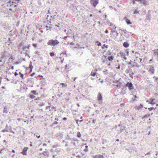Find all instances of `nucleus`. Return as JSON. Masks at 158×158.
<instances>
[{"instance_id":"obj_33","label":"nucleus","mask_w":158,"mask_h":158,"mask_svg":"<svg viewBox=\"0 0 158 158\" xmlns=\"http://www.w3.org/2000/svg\"><path fill=\"white\" fill-rule=\"evenodd\" d=\"M134 74V73H131V74H129V76L131 78H133V75Z\"/></svg>"},{"instance_id":"obj_26","label":"nucleus","mask_w":158,"mask_h":158,"mask_svg":"<svg viewBox=\"0 0 158 158\" xmlns=\"http://www.w3.org/2000/svg\"><path fill=\"white\" fill-rule=\"evenodd\" d=\"M8 112V111L7 110V107H4V108L3 112L6 113H7Z\"/></svg>"},{"instance_id":"obj_13","label":"nucleus","mask_w":158,"mask_h":158,"mask_svg":"<svg viewBox=\"0 0 158 158\" xmlns=\"http://www.w3.org/2000/svg\"><path fill=\"white\" fill-rule=\"evenodd\" d=\"M98 101H101L102 100V96L100 93H98Z\"/></svg>"},{"instance_id":"obj_21","label":"nucleus","mask_w":158,"mask_h":158,"mask_svg":"<svg viewBox=\"0 0 158 158\" xmlns=\"http://www.w3.org/2000/svg\"><path fill=\"white\" fill-rule=\"evenodd\" d=\"M31 63H32L31 62H30V65L29 66V68H30V72L32 71V69L33 68V67L31 64Z\"/></svg>"},{"instance_id":"obj_9","label":"nucleus","mask_w":158,"mask_h":158,"mask_svg":"<svg viewBox=\"0 0 158 158\" xmlns=\"http://www.w3.org/2000/svg\"><path fill=\"white\" fill-rule=\"evenodd\" d=\"M149 72L150 73H151L152 74L154 73V67L152 66H151L150 67V69L149 70Z\"/></svg>"},{"instance_id":"obj_6","label":"nucleus","mask_w":158,"mask_h":158,"mask_svg":"<svg viewBox=\"0 0 158 158\" xmlns=\"http://www.w3.org/2000/svg\"><path fill=\"white\" fill-rule=\"evenodd\" d=\"M63 135L61 133H58L56 134L55 137L59 140L61 139L62 138Z\"/></svg>"},{"instance_id":"obj_17","label":"nucleus","mask_w":158,"mask_h":158,"mask_svg":"<svg viewBox=\"0 0 158 158\" xmlns=\"http://www.w3.org/2000/svg\"><path fill=\"white\" fill-rule=\"evenodd\" d=\"M107 58L110 61H111L112 60H113L114 57L113 56H108Z\"/></svg>"},{"instance_id":"obj_55","label":"nucleus","mask_w":158,"mask_h":158,"mask_svg":"<svg viewBox=\"0 0 158 158\" xmlns=\"http://www.w3.org/2000/svg\"><path fill=\"white\" fill-rule=\"evenodd\" d=\"M14 75H15V76H16L17 75H18V74L17 72H15V73Z\"/></svg>"},{"instance_id":"obj_25","label":"nucleus","mask_w":158,"mask_h":158,"mask_svg":"<svg viewBox=\"0 0 158 158\" xmlns=\"http://www.w3.org/2000/svg\"><path fill=\"white\" fill-rule=\"evenodd\" d=\"M126 22L127 23V24H131V22L130 21V20L128 19H126Z\"/></svg>"},{"instance_id":"obj_50","label":"nucleus","mask_w":158,"mask_h":158,"mask_svg":"<svg viewBox=\"0 0 158 158\" xmlns=\"http://www.w3.org/2000/svg\"><path fill=\"white\" fill-rule=\"evenodd\" d=\"M19 8H16V10H15V11L16 12H18L19 11Z\"/></svg>"},{"instance_id":"obj_56","label":"nucleus","mask_w":158,"mask_h":158,"mask_svg":"<svg viewBox=\"0 0 158 158\" xmlns=\"http://www.w3.org/2000/svg\"><path fill=\"white\" fill-rule=\"evenodd\" d=\"M150 154V152H148V153H147V154H146L145 155V156H146L147 155H149Z\"/></svg>"},{"instance_id":"obj_53","label":"nucleus","mask_w":158,"mask_h":158,"mask_svg":"<svg viewBox=\"0 0 158 158\" xmlns=\"http://www.w3.org/2000/svg\"><path fill=\"white\" fill-rule=\"evenodd\" d=\"M70 44L71 45H73L74 44L73 42H71L70 43Z\"/></svg>"},{"instance_id":"obj_34","label":"nucleus","mask_w":158,"mask_h":158,"mask_svg":"<svg viewBox=\"0 0 158 158\" xmlns=\"http://www.w3.org/2000/svg\"><path fill=\"white\" fill-rule=\"evenodd\" d=\"M72 149H73L70 147H68V148L66 149V151L67 152H69Z\"/></svg>"},{"instance_id":"obj_11","label":"nucleus","mask_w":158,"mask_h":158,"mask_svg":"<svg viewBox=\"0 0 158 158\" xmlns=\"http://www.w3.org/2000/svg\"><path fill=\"white\" fill-rule=\"evenodd\" d=\"M120 54L121 55V57L122 58L124 59L125 60H126L127 59V57H126L125 54L124 53L120 52Z\"/></svg>"},{"instance_id":"obj_10","label":"nucleus","mask_w":158,"mask_h":158,"mask_svg":"<svg viewBox=\"0 0 158 158\" xmlns=\"http://www.w3.org/2000/svg\"><path fill=\"white\" fill-rule=\"evenodd\" d=\"M97 71V69H94L93 70L91 73L90 75L94 77L95 76L96 74V72Z\"/></svg>"},{"instance_id":"obj_24","label":"nucleus","mask_w":158,"mask_h":158,"mask_svg":"<svg viewBox=\"0 0 158 158\" xmlns=\"http://www.w3.org/2000/svg\"><path fill=\"white\" fill-rule=\"evenodd\" d=\"M126 127H123V128H121V129L119 130V133H121L123 131V130H125Z\"/></svg>"},{"instance_id":"obj_14","label":"nucleus","mask_w":158,"mask_h":158,"mask_svg":"<svg viewBox=\"0 0 158 158\" xmlns=\"http://www.w3.org/2000/svg\"><path fill=\"white\" fill-rule=\"evenodd\" d=\"M123 45L125 48H127L129 47V44L127 42H125L123 43Z\"/></svg>"},{"instance_id":"obj_35","label":"nucleus","mask_w":158,"mask_h":158,"mask_svg":"<svg viewBox=\"0 0 158 158\" xmlns=\"http://www.w3.org/2000/svg\"><path fill=\"white\" fill-rule=\"evenodd\" d=\"M50 56L52 57L53 56H54V53L53 52H51L50 53Z\"/></svg>"},{"instance_id":"obj_3","label":"nucleus","mask_w":158,"mask_h":158,"mask_svg":"<svg viewBox=\"0 0 158 158\" xmlns=\"http://www.w3.org/2000/svg\"><path fill=\"white\" fill-rule=\"evenodd\" d=\"M125 86L128 87L129 90L131 91L134 89V86L131 81L128 82L125 85Z\"/></svg>"},{"instance_id":"obj_64","label":"nucleus","mask_w":158,"mask_h":158,"mask_svg":"<svg viewBox=\"0 0 158 158\" xmlns=\"http://www.w3.org/2000/svg\"><path fill=\"white\" fill-rule=\"evenodd\" d=\"M156 57H157V61H158V54L156 55Z\"/></svg>"},{"instance_id":"obj_40","label":"nucleus","mask_w":158,"mask_h":158,"mask_svg":"<svg viewBox=\"0 0 158 158\" xmlns=\"http://www.w3.org/2000/svg\"><path fill=\"white\" fill-rule=\"evenodd\" d=\"M61 84L62 85V87H65L66 86V85L63 83H61Z\"/></svg>"},{"instance_id":"obj_37","label":"nucleus","mask_w":158,"mask_h":158,"mask_svg":"<svg viewBox=\"0 0 158 158\" xmlns=\"http://www.w3.org/2000/svg\"><path fill=\"white\" fill-rule=\"evenodd\" d=\"M2 131V132H8V130H7V129H5L3 130Z\"/></svg>"},{"instance_id":"obj_48","label":"nucleus","mask_w":158,"mask_h":158,"mask_svg":"<svg viewBox=\"0 0 158 158\" xmlns=\"http://www.w3.org/2000/svg\"><path fill=\"white\" fill-rule=\"evenodd\" d=\"M51 106V105H50V106H47L46 107V109H49Z\"/></svg>"},{"instance_id":"obj_7","label":"nucleus","mask_w":158,"mask_h":158,"mask_svg":"<svg viewBox=\"0 0 158 158\" xmlns=\"http://www.w3.org/2000/svg\"><path fill=\"white\" fill-rule=\"evenodd\" d=\"M135 1L139 2L140 3L143 4L144 5H146L147 4V2L145 0H135Z\"/></svg>"},{"instance_id":"obj_61","label":"nucleus","mask_w":158,"mask_h":158,"mask_svg":"<svg viewBox=\"0 0 158 158\" xmlns=\"http://www.w3.org/2000/svg\"><path fill=\"white\" fill-rule=\"evenodd\" d=\"M24 122H27V124H28V122H29V121L28 120H26V121H25Z\"/></svg>"},{"instance_id":"obj_20","label":"nucleus","mask_w":158,"mask_h":158,"mask_svg":"<svg viewBox=\"0 0 158 158\" xmlns=\"http://www.w3.org/2000/svg\"><path fill=\"white\" fill-rule=\"evenodd\" d=\"M114 86H116V87L118 89L119 88L121 87L120 84L119 83H117L116 84H115L114 85Z\"/></svg>"},{"instance_id":"obj_2","label":"nucleus","mask_w":158,"mask_h":158,"mask_svg":"<svg viewBox=\"0 0 158 158\" xmlns=\"http://www.w3.org/2000/svg\"><path fill=\"white\" fill-rule=\"evenodd\" d=\"M59 43V42L57 40H50L48 41L47 44L51 46H55L58 44Z\"/></svg>"},{"instance_id":"obj_54","label":"nucleus","mask_w":158,"mask_h":158,"mask_svg":"<svg viewBox=\"0 0 158 158\" xmlns=\"http://www.w3.org/2000/svg\"><path fill=\"white\" fill-rule=\"evenodd\" d=\"M68 37V36H65L63 38V39L64 40H65V39H66Z\"/></svg>"},{"instance_id":"obj_8","label":"nucleus","mask_w":158,"mask_h":158,"mask_svg":"<svg viewBox=\"0 0 158 158\" xmlns=\"http://www.w3.org/2000/svg\"><path fill=\"white\" fill-rule=\"evenodd\" d=\"M28 149V147H26L23 148V151L21 153L23 155H26L27 153L26 152L27 150Z\"/></svg>"},{"instance_id":"obj_57","label":"nucleus","mask_w":158,"mask_h":158,"mask_svg":"<svg viewBox=\"0 0 158 158\" xmlns=\"http://www.w3.org/2000/svg\"><path fill=\"white\" fill-rule=\"evenodd\" d=\"M35 54H38V55H39V52H38V51H36V52H35Z\"/></svg>"},{"instance_id":"obj_39","label":"nucleus","mask_w":158,"mask_h":158,"mask_svg":"<svg viewBox=\"0 0 158 158\" xmlns=\"http://www.w3.org/2000/svg\"><path fill=\"white\" fill-rule=\"evenodd\" d=\"M135 67H138V68H139V64L137 63H135Z\"/></svg>"},{"instance_id":"obj_27","label":"nucleus","mask_w":158,"mask_h":158,"mask_svg":"<svg viewBox=\"0 0 158 158\" xmlns=\"http://www.w3.org/2000/svg\"><path fill=\"white\" fill-rule=\"evenodd\" d=\"M96 45H98V46H101V43L100 42H99L98 41H97L96 43Z\"/></svg>"},{"instance_id":"obj_15","label":"nucleus","mask_w":158,"mask_h":158,"mask_svg":"<svg viewBox=\"0 0 158 158\" xmlns=\"http://www.w3.org/2000/svg\"><path fill=\"white\" fill-rule=\"evenodd\" d=\"M116 28V27L114 25V27L112 28L111 29V33H117V31H116L115 29Z\"/></svg>"},{"instance_id":"obj_19","label":"nucleus","mask_w":158,"mask_h":158,"mask_svg":"<svg viewBox=\"0 0 158 158\" xmlns=\"http://www.w3.org/2000/svg\"><path fill=\"white\" fill-rule=\"evenodd\" d=\"M43 154L47 157L48 156V152H44Z\"/></svg>"},{"instance_id":"obj_22","label":"nucleus","mask_w":158,"mask_h":158,"mask_svg":"<svg viewBox=\"0 0 158 158\" xmlns=\"http://www.w3.org/2000/svg\"><path fill=\"white\" fill-rule=\"evenodd\" d=\"M150 116V114H146L144 115L143 117H142V119H143L144 118H147Z\"/></svg>"},{"instance_id":"obj_31","label":"nucleus","mask_w":158,"mask_h":158,"mask_svg":"<svg viewBox=\"0 0 158 158\" xmlns=\"http://www.w3.org/2000/svg\"><path fill=\"white\" fill-rule=\"evenodd\" d=\"M36 92L35 90H32L31 92V93L33 94H36Z\"/></svg>"},{"instance_id":"obj_44","label":"nucleus","mask_w":158,"mask_h":158,"mask_svg":"<svg viewBox=\"0 0 158 158\" xmlns=\"http://www.w3.org/2000/svg\"><path fill=\"white\" fill-rule=\"evenodd\" d=\"M33 46L35 48H36L37 47V44H33Z\"/></svg>"},{"instance_id":"obj_58","label":"nucleus","mask_w":158,"mask_h":158,"mask_svg":"<svg viewBox=\"0 0 158 158\" xmlns=\"http://www.w3.org/2000/svg\"><path fill=\"white\" fill-rule=\"evenodd\" d=\"M105 32L106 33H108V30H106L105 31Z\"/></svg>"},{"instance_id":"obj_45","label":"nucleus","mask_w":158,"mask_h":158,"mask_svg":"<svg viewBox=\"0 0 158 158\" xmlns=\"http://www.w3.org/2000/svg\"><path fill=\"white\" fill-rule=\"evenodd\" d=\"M40 100V98L39 97H38L36 98L35 99V100L36 101L37 100Z\"/></svg>"},{"instance_id":"obj_29","label":"nucleus","mask_w":158,"mask_h":158,"mask_svg":"<svg viewBox=\"0 0 158 158\" xmlns=\"http://www.w3.org/2000/svg\"><path fill=\"white\" fill-rule=\"evenodd\" d=\"M19 74L20 75V77L21 78H22V79L24 78V77H23L24 75L21 72H19Z\"/></svg>"},{"instance_id":"obj_5","label":"nucleus","mask_w":158,"mask_h":158,"mask_svg":"<svg viewBox=\"0 0 158 158\" xmlns=\"http://www.w3.org/2000/svg\"><path fill=\"white\" fill-rule=\"evenodd\" d=\"M90 2L91 4H92L94 7H95L98 3V0H91Z\"/></svg>"},{"instance_id":"obj_41","label":"nucleus","mask_w":158,"mask_h":158,"mask_svg":"<svg viewBox=\"0 0 158 158\" xmlns=\"http://www.w3.org/2000/svg\"><path fill=\"white\" fill-rule=\"evenodd\" d=\"M4 56H3L0 58V62H2V59L3 58Z\"/></svg>"},{"instance_id":"obj_51","label":"nucleus","mask_w":158,"mask_h":158,"mask_svg":"<svg viewBox=\"0 0 158 158\" xmlns=\"http://www.w3.org/2000/svg\"><path fill=\"white\" fill-rule=\"evenodd\" d=\"M35 73H33L31 74V77H33L34 75H35Z\"/></svg>"},{"instance_id":"obj_38","label":"nucleus","mask_w":158,"mask_h":158,"mask_svg":"<svg viewBox=\"0 0 158 158\" xmlns=\"http://www.w3.org/2000/svg\"><path fill=\"white\" fill-rule=\"evenodd\" d=\"M139 13V11H137V10H135L134 12L133 13L134 14H136Z\"/></svg>"},{"instance_id":"obj_16","label":"nucleus","mask_w":158,"mask_h":158,"mask_svg":"<svg viewBox=\"0 0 158 158\" xmlns=\"http://www.w3.org/2000/svg\"><path fill=\"white\" fill-rule=\"evenodd\" d=\"M143 107V104H140L139 106H137L135 108L138 110H139L141 109Z\"/></svg>"},{"instance_id":"obj_32","label":"nucleus","mask_w":158,"mask_h":158,"mask_svg":"<svg viewBox=\"0 0 158 158\" xmlns=\"http://www.w3.org/2000/svg\"><path fill=\"white\" fill-rule=\"evenodd\" d=\"M45 103H44L43 102H42V103H40L39 105V106H42L44 105Z\"/></svg>"},{"instance_id":"obj_30","label":"nucleus","mask_w":158,"mask_h":158,"mask_svg":"<svg viewBox=\"0 0 158 158\" xmlns=\"http://www.w3.org/2000/svg\"><path fill=\"white\" fill-rule=\"evenodd\" d=\"M29 95H30L29 97H30V98H31L32 99H33L35 97V96L34 95H33L32 94H30Z\"/></svg>"},{"instance_id":"obj_23","label":"nucleus","mask_w":158,"mask_h":158,"mask_svg":"<svg viewBox=\"0 0 158 158\" xmlns=\"http://www.w3.org/2000/svg\"><path fill=\"white\" fill-rule=\"evenodd\" d=\"M154 51V53L155 55H157L158 54V49H156L155 50H153Z\"/></svg>"},{"instance_id":"obj_46","label":"nucleus","mask_w":158,"mask_h":158,"mask_svg":"<svg viewBox=\"0 0 158 158\" xmlns=\"http://www.w3.org/2000/svg\"><path fill=\"white\" fill-rule=\"evenodd\" d=\"M150 12H151V11L150 10H148V15L147 16L148 17V19L149 18V17L150 16V15H149V13H150Z\"/></svg>"},{"instance_id":"obj_42","label":"nucleus","mask_w":158,"mask_h":158,"mask_svg":"<svg viewBox=\"0 0 158 158\" xmlns=\"http://www.w3.org/2000/svg\"><path fill=\"white\" fill-rule=\"evenodd\" d=\"M126 52L127 54V55H128V53H129V49H127L126 50Z\"/></svg>"},{"instance_id":"obj_47","label":"nucleus","mask_w":158,"mask_h":158,"mask_svg":"<svg viewBox=\"0 0 158 158\" xmlns=\"http://www.w3.org/2000/svg\"><path fill=\"white\" fill-rule=\"evenodd\" d=\"M79 121V120L78 119H77L76 120V123H77V124H78V126H79V124H78V122Z\"/></svg>"},{"instance_id":"obj_63","label":"nucleus","mask_w":158,"mask_h":158,"mask_svg":"<svg viewBox=\"0 0 158 158\" xmlns=\"http://www.w3.org/2000/svg\"><path fill=\"white\" fill-rule=\"evenodd\" d=\"M123 31L124 32H125V33H126V32H127V31H126V30H125V29H124V30H123Z\"/></svg>"},{"instance_id":"obj_4","label":"nucleus","mask_w":158,"mask_h":158,"mask_svg":"<svg viewBox=\"0 0 158 158\" xmlns=\"http://www.w3.org/2000/svg\"><path fill=\"white\" fill-rule=\"evenodd\" d=\"M30 45H29L28 46V47H27L26 46H24L23 47V51H25V50L26 51V52H25V54L27 55L29 57H30V56L29 55L27 54V53L28 52H29V50H26V48H27V49H29V48L30 47Z\"/></svg>"},{"instance_id":"obj_62","label":"nucleus","mask_w":158,"mask_h":158,"mask_svg":"<svg viewBox=\"0 0 158 158\" xmlns=\"http://www.w3.org/2000/svg\"><path fill=\"white\" fill-rule=\"evenodd\" d=\"M99 80L101 83H102L103 82V81H101L100 79H99Z\"/></svg>"},{"instance_id":"obj_52","label":"nucleus","mask_w":158,"mask_h":158,"mask_svg":"<svg viewBox=\"0 0 158 158\" xmlns=\"http://www.w3.org/2000/svg\"><path fill=\"white\" fill-rule=\"evenodd\" d=\"M131 1H132V3L133 4H134L135 3V1L134 0H131Z\"/></svg>"},{"instance_id":"obj_28","label":"nucleus","mask_w":158,"mask_h":158,"mask_svg":"<svg viewBox=\"0 0 158 158\" xmlns=\"http://www.w3.org/2000/svg\"><path fill=\"white\" fill-rule=\"evenodd\" d=\"M81 134L78 131L77 132V137H78V138H80L81 137Z\"/></svg>"},{"instance_id":"obj_1","label":"nucleus","mask_w":158,"mask_h":158,"mask_svg":"<svg viewBox=\"0 0 158 158\" xmlns=\"http://www.w3.org/2000/svg\"><path fill=\"white\" fill-rule=\"evenodd\" d=\"M63 143H65V146L66 147L68 146L72 149L74 148L76 146V144L74 141L70 139L63 140Z\"/></svg>"},{"instance_id":"obj_43","label":"nucleus","mask_w":158,"mask_h":158,"mask_svg":"<svg viewBox=\"0 0 158 158\" xmlns=\"http://www.w3.org/2000/svg\"><path fill=\"white\" fill-rule=\"evenodd\" d=\"M104 47L106 48H108V46L107 45H106L105 44H104L103 45L102 48H103Z\"/></svg>"},{"instance_id":"obj_60","label":"nucleus","mask_w":158,"mask_h":158,"mask_svg":"<svg viewBox=\"0 0 158 158\" xmlns=\"http://www.w3.org/2000/svg\"><path fill=\"white\" fill-rule=\"evenodd\" d=\"M124 19H125L126 21V19H127V17H126V16H125V17L124 18Z\"/></svg>"},{"instance_id":"obj_59","label":"nucleus","mask_w":158,"mask_h":158,"mask_svg":"<svg viewBox=\"0 0 158 158\" xmlns=\"http://www.w3.org/2000/svg\"><path fill=\"white\" fill-rule=\"evenodd\" d=\"M63 119L64 120H65L67 119V118L66 117H64L63 118Z\"/></svg>"},{"instance_id":"obj_12","label":"nucleus","mask_w":158,"mask_h":158,"mask_svg":"<svg viewBox=\"0 0 158 158\" xmlns=\"http://www.w3.org/2000/svg\"><path fill=\"white\" fill-rule=\"evenodd\" d=\"M104 157L102 155H98L93 156V158H104Z\"/></svg>"},{"instance_id":"obj_18","label":"nucleus","mask_w":158,"mask_h":158,"mask_svg":"<svg viewBox=\"0 0 158 158\" xmlns=\"http://www.w3.org/2000/svg\"><path fill=\"white\" fill-rule=\"evenodd\" d=\"M155 100V99H150V101L149 102V103L152 104H154L155 103V102H153Z\"/></svg>"},{"instance_id":"obj_49","label":"nucleus","mask_w":158,"mask_h":158,"mask_svg":"<svg viewBox=\"0 0 158 158\" xmlns=\"http://www.w3.org/2000/svg\"><path fill=\"white\" fill-rule=\"evenodd\" d=\"M52 109H54L55 110V111H56V108L54 106H52Z\"/></svg>"},{"instance_id":"obj_36","label":"nucleus","mask_w":158,"mask_h":158,"mask_svg":"<svg viewBox=\"0 0 158 158\" xmlns=\"http://www.w3.org/2000/svg\"><path fill=\"white\" fill-rule=\"evenodd\" d=\"M148 109L150 111V110H152L154 109V108L153 107H150V108H148Z\"/></svg>"}]
</instances>
